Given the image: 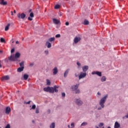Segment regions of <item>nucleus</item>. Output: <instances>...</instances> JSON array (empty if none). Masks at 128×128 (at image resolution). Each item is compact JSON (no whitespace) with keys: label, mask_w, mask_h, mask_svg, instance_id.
Wrapping results in <instances>:
<instances>
[{"label":"nucleus","mask_w":128,"mask_h":128,"mask_svg":"<svg viewBox=\"0 0 128 128\" xmlns=\"http://www.w3.org/2000/svg\"><path fill=\"white\" fill-rule=\"evenodd\" d=\"M20 57V53L16 52L15 54H12L10 56L4 59V62H8V60L10 62H20V60H18L19 58Z\"/></svg>","instance_id":"nucleus-1"},{"label":"nucleus","mask_w":128,"mask_h":128,"mask_svg":"<svg viewBox=\"0 0 128 128\" xmlns=\"http://www.w3.org/2000/svg\"><path fill=\"white\" fill-rule=\"evenodd\" d=\"M56 88H58V86H54V87L48 86L44 88V91L47 92H50V94H54V92H58V90Z\"/></svg>","instance_id":"nucleus-2"},{"label":"nucleus","mask_w":128,"mask_h":128,"mask_svg":"<svg viewBox=\"0 0 128 128\" xmlns=\"http://www.w3.org/2000/svg\"><path fill=\"white\" fill-rule=\"evenodd\" d=\"M108 95H106L100 100L99 102V104L100 107L98 108V110H102V108H104V104H106V98H108Z\"/></svg>","instance_id":"nucleus-3"},{"label":"nucleus","mask_w":128,"mask_h":128,"mask_svg":"<svg viewBox=\"0 0 128 128\" xmlns=\"http://www.w3.org/2000/svg\"><path fill=\"white\" fill-rule=\"evenodd\" d=\"M75 102L76 104H77V106H82V104H84L82 100L80 98H76L75 100Z\"/></svg>","instance_id":"nucleus-4"},{"label":"nucleus","mask_w":128,"mask_h":128,"mask_svg":"<svg viewBox=\"0 0 128 128\" xmlns=\"http://www.w3.org/2000/svg\"><path fill=\"white\" fill-rule=\"evenodd\" d=\"M86 76V72H80L79 75V80H82V78H84Z\"/></svg>","instance_id":"nucleus-5"},{"label":"nucleus","mask_w":128,"mask_h":128,"mask_svg":"<svg viewBox=\"0 0 128 128\" xmlns=\"http://www.w3.org/2000/svg\"><path fill=\"white\" fill-rule=\"evenodd\" d=\"M17 16L18 18H21L22 20H24L26 18V15L24 13H22L21 14L20 13H19L17 14Z\"/></svg>","instance_id":"nucleus-6"},{"label":"nucleus","mask_w":128,"mask_h":128,"mask_svg":"<svg viewBox=\"0 0 128 128\" xmlns=\"http://www.w3.org/2000/svg\"><path fill=\"white\" fill-rule=\"evenodd\" d=\"M78 86H80V84H76V85H73L72 86V90H76L78 88Z\"/></svg>","instance_id":"nucleus-7"},{"label":"nucleus","mask_w":128,"mask_h":128,"mask_svg":"<svg viewBox=\"0 0 128 128\" xmlns=\"http://www.w3.org/2000/svg\"><path fill=\"white\" fill-rule=\"evenodd\" d=\"M92 74H96L98 76H102V72L98 71H94L92 72Z\"/></svg>","instance_id":"nucleus-8"},{"label":"nucleus","mask_w":128,"mask_h":128,"mask_svg":"<svg viewBox=\"0 0 128 128\" xmlns=\"http://www.w3.org/2000/svg\"><path fill=\"white\" fill-rule=\"evenodd\" d=\"M82 70L83 72H86L88 70V66H84L82 67Z\"/></svg>","instance_id":"nucleus-9"},{"label":"nucleus","mask_w":128,"mask_h":128,"mask_svg":"<svg viewBox=\"0 0 128 128\" xmlns=\"http://www.w3.org/2000/svg\"><path fill=\"white\" fill-rule=\"evenodd\" d=\"M53 74L56 76L58 72V67H55L53 70Z\"/></svg>","instance_id":"nucleus-10"},{"label":"nucleus","mask_w":128,"mask_h":128,"mask_svg":"<svg viewBox=\"0 0 128 128\" xmlns=\"http://www.w3.org/2000/svg\"><path fill=\"white\" fill-rule=\"evenodd\" d=\"M34 16V12H31L30 14V16L28 17V20H32V18Z\"/></svg>","instance_id":"nucleus-11"},{"label":"nucleus","mask_w":128,"mask_h":128,"mask_svg":"<svg viewBox=\"0 0 128 128\" xmlns=\"http://www.w3.org/2000/svg\"><path fill=\"white\" fill-rule=\"evenodd\" d=\"M120 128V124L118 122H116L114 123V128Z\"/></svg>","instance_id":"nucleus-12"},{"label":"nucleus","mask_w":128,"mask_h":128,"mask_svg":"<svg viewBox=\"0 0 128 128\" xmlns=\"http://www.w3.org/2000/svg\"><path fill=\"white\" fill-rule=\"evenodd\" d=\"M80 40V37H76L74 38V44H78V42Z\"/></svg>","instance_id":"nucleus-13"},{"label":"nucleus","mask_w":128,"mask_h":128,"mask_svg":"<svg viewBox=\"0 0 128 128\" xmlns=\"http://www.w3.org/2000/svg\"><path fill=\"white\" fill-rule=\"evenodd\" d=\"M10 80V76H4L2 78L1 80Z\"/></svg>","instance_id":"nucleus-14"},{"label":"nucleus","mask_w":128,"mask_h":128,"mask_svg":"<svg viewBox=\"0 0 128 128\" xmlns=\"http://www.w3.org/2000/svg\"><path fill=\"white\" fill-rule=\"evenodd\" d=\"M0 4H2V6H6L8 4V2H4V0H0Z\"/></svg>","instance_id":"nucleus-15"},{"label":"nucleus","mask_w":128,"mask_h":128,"mask_svg":"<svg viewBox=\"0 0 128 128\" xmlns=\"http://www.w3.org/2000/svg\"><path fill=\"white\" fill-rule=\"evenodd\" d=\"M10 112V108L6 107V114H9Z\"/></svg>","instance_id":"nucleus-16"},{"label":"nucleus","mask_w":128,"mask_h":128,"mask_svg":"<svg viewBox=\"0 0 128 128\" xmlns=\"http://www.w3.org/2000/svg\"><path fill=\"white\" fill-rule=\"evenodd\" d=\"M68 72H70V69H67L64 74V78H66L68 76Z\"/></svg>","instance_id":"nucleus-17"},{"label":"nucleus","mask_w":128,"mask_h":128,"mask_svg":"<svg viewBox=\"0 0 128 128\" xmlns=\"http://www.w3.org/2000/svg\"><path fill=\"white\" fill-rule=\"evenodd\" d=\"M53 22L55 24H58L60 22V20L56 19V18H53Z\"/></svg>","instance_id":"nucleus-18"},{"label":"nucleus","mask_w":128,"mask_h":128,"mask_svg":"<svg viewBox=\"0 0 128 128\" xmlns=\"http://www.w3.org/2000/svg\"><path fill=\"white\" fill-rule=\"evenodd\" d=\"M24 67H20L17 69V72H22L24 71Z\"/></svg>","instance_id":"nucleus-19"},{"label":"nucleus","mask_w":128,"mask_h":128,"mask_svg":"<svg viewBox=\"0 0 128 128\" xmlns=\"http://www.w3.org/2000/svg\"><path fill=\"white\" fill-rule=\"evenodd\" d=\"M46 46H47L48 48H52V44L48 42H46Z\"/></svg>","instance_id":"nucleus-20"},{"label":"nucleus","mask_w":128,"mask_h":128,"mask_svg":"<svg viewBox=\"0 0 128 128\" xmlns=\"http://www.w3.org/2000/svg\"><path fill=\"white\" fill-rule=\"evenodd\" d=\"M50 128H56V123L52 122L50 126Z\"/></svg>","instance_id":"nucleus-21"},{"label":"nucleus","mask_w":128,"mask_h":128,"mask_svg":"<svg viewBox=\"0 0 128 128\" xmlns=\"http://www.w3.org/2000/svg\"><path fill=\"white\" fill-rule=\"evenodd\" d=\"M19 64L21 68H24V61H22Z\"/></svg>","instance_id":"nucleus-22"},{"label":"nucleus","mask_w":128,"mask_h":128,"mask_svg":"<svg viewBox=\"0 0 128 128\" xmlns=\"http://www.w3.org/2000/svg\"><path fill=\"white\" fill-rule=\"evenodd\" d=\"M10 24H8V25L5 27L4 30L6 32H7V30H8V28H10Z\"/></svg>","instance_id":"nucleus-23"},{"label":"nucleus","mask_w":128,"mask_h":128,"mask_svg":"<svg viewBox=\"0 0 128 128\" xmlns=\"http://www.w3.org/2000/svg\"><path fill=\"white\" fill-rule=\"evenodd\" d=\"M106 76H102V78H101V82H106Z\"/></svg>","instance_id":"nucleus-24"},{"label":"nucleus","mask_w":128,"mask_h":128,"mask_svg":"<svg viewBox=\"0 0 128 128\" xmlns=\"http://www.w3.org/2000/svg\"><path fill=\"white\" fill-rule=\"evenodd\" d=\"M24 78L25 80H26L28 78V74H24Z\"/></svg>","instance_id":"nucleus-25"},{"label":"nucleus","mask_w":128,"mask_h":128,"mask_svg":"<svg viewBox=\"0 0 128 128\" xmlns=\"http://www.w3.org/2000/svg\"><path fill=\"white\" fill-rule=\"evenodd\" d=\"M88 126V122H83L81 124V126Z\"/></svg>","instance_id":"nucleus-26"},{"label":"nucleus","mask_w":128,"mask_h":128,"mask_svg":"<svg viewBox=\"0 0 128 128\" xmlns=\"http://www.w3.org/2000/svg\"><path fill=\"white\" fill-rule=\"evenodd\" d=\"M89 24V22H88V20H84V24H85L86 26L88 24Z\"/></svg>","instance_id":"nucleus-27"},{"label":"nucleus","mask_w":128,"mask_h":128,"mask_svg":"<svg viewBox=\"0 0 128 128\" xmlns=\"http://www.w3.org/2000/svg\"><path fill=\"white\" fill-rule=\"evenodd\" d=\"M54 37H52V38H50L49 39H48V41L49 42H54Z\"/></svg>","instance_id":"nucleus-28"},{"label":"nucleus","mask_w":128,"mask_h":128,"mask_svg":"<svg viewBox=\"0 0 128 128\" xmlns=\"http://www.w3.org/2000/svg\"><path fill=\"white\" fill-rule=\"evenodd\" d=\"M44 52L46 56H48V54H49L48 50H45L44 51Z\"/></svg>","instance_id":"nucleus-29"},{"label":"nucleus","mask_w":128,"mask_h":128,"mask_svg":"<svg viewBox=\"0 0 128 128\" xmlns=\"http://www.w3.org/2000/svg\"><path fill=\"white\" fill-rule=\"evenodd\" d=\"M46 84H48V86H50V80L48 79L46 80Z\"/></svg>","instance_id":"nucleus-30"},{"label":"nucleus","mask_w":128,"mask_h":128,"mask_svg":"<svg viewBox=\"0 0 128 128\" xmlns=\"http://www.w3.org/2000/svg\"><path fill=\"white\" fill-rule=\"evenodd\" d=\"M36 104H34L30 110H36Z\"/></svg>","instance_id":"nucleus-31"},{"label":"nucleus","mask_w":128,"mask_h":128,"mask_svg":"<svg viewBox=\"0 0 128 128\" xmlns=\"http://www.w3.org/2000/svg\"><path fill=\"white\" fill-rule=\"evenodd\" d=\"M0 42H6V40H4V38H0Z\"/></svg>","instance_id":"nucleus-32"},{"label":"nucleus","mask_w":128,"mask_h":128,"mask_svg":"<svg viewBox=\"0 0 128 128\" xmlns=\"http://www.w3.org/2000/svg\"><path fill=\"white\" fill-rule=\"evenodd\" d=\"M76 90V94H80V89H77Z\"/></svg>","instance_id":"nucleus-33"},{"label":"nucleus","mask_w":128,"mask_h":128,"mask_svg":"<svg viewBox=\"0 0 128 128\" xmlns=\"http://www.w3.org/2000/svg\"><path fill=\"white\" fill-rule=\"evenodd\" d=\"M60 6L58 4L54 6V8H56V10H58V8H60Z\"/></svg>","instance_id":"nucleus-34"},{"label":"nucleus","mask_w":128,"mask_h":128,"mask_svg":"<svg viewBox=\"0 0 128 128\" xmlns=\"http://www.w3.org/2000/svg\"><path fill=\"white\" fill-rule=\"evenodd\" d=\"M34 66V62L30 63V68H32V66Z\"/></svg>","instance_id":"nucleus-35"},{"label":"nucleus","mask_w":128,"mask_h":128,"mask_svg":"<svg viewBox=\"0 0 128 128\" xmlns=\"http://www.w3.org/2000/svg\"><path fill=\"white\" fill-rule=\"evenodd\" d=\"M55 36L56 38H60V34H57Z\"/></svg>","instance_id":"nucleus-36"},{"label":"nucleus","mask_w":128,"mask_h":128,"mask_svg":"<svg viewBox=\"0 0 128 128\" xmlns=\"http://www.w3.org/2000/svg\"><path fill=\"white\" fill-rule=\"evenodd\" d=\"M39 113H40V110H38V108H36V114H39Z\"/></svg>","instance_id":"nucleus-37"},{"label":"nucleus","mask_w":128,"mask_h":128,"mask_svg":"<svg viewBox=\"0 0 128 128\" xmlns=\"http://www.w3.org/2000/svg\"><path fill=\"white\" fill-rule=\"evenodd\" d=\"M104 126V123L102 122H100L99 124H98V126L100 128V126Z\"/></svg>","instance_id":"nucleus-38"},{"label":"nucleus","mask_w":128,"mask_h":128,"mask_svg":"<svg viewBox=\"0 0 128 128\" xmlns=\"http://www.w3.org/2000/svg\"><path fill=\"white\" fill-rule=\"evenodd\" d=\"M5 128H10V124H8Z\"/></svg>","instance_id":"nucleus-39"},{"label":"nucleus","mask_w":128,"mask_h":128,"mask_svg":"<svg viewBox=\"0 0 128 128\" xmlns=\"http://www.w3.org/2000/svg\"><path fill=\"white\" fill-rule=\"evenodd\" d=\"M71 126L72 128H74V123L72 122L71 124Z\"/></svg>","instance_id":"nucleus-40"},{"label":"nucleus","mask_w":128,"mask_h":128,"mask_svg":"<svg viewBox=\"0 0 128 128\" xmlns=\"http://www.w3.org/2000/svg\"><path fill=\"white\" fill-rule=\"evenodd\" d=\"M76 64H77V66H81V64H80V62H77Z\"/></svg>","instance_id":"nucleus-41"},{"label":"nucleus","mask_w":128,"mask_h":128,"mask_svg":"<svg viewBox=\"0 0 128 128\" xmlns=\"http://www.w3.org/2000/svg\"><path fill=\"white\" fill-rule=\"evenodd\" d=\"M14 52V48H12L11 50V54Z\"/></svg>","instance_id":"nucleus-42"},{"label":"nucleus","mask_w":128,"mask_h":128,"mask_svg":"<svg viewBox=\"0 0 128 128\" xmlns=\"http://www.w3.org/2000/svg\"><path fill=\"white\" fill-rule=\"evenodd\" d=\"M62 96H64V97L66 96V93L62 92Z\"/></svg>","instance_id":"nucleus-43"},{"label":"nucleus","mask_w":128,"mask_h":128,"mask_svg":"<svg viewBox=\"0 0 128 128\" xmlns=\"http://www.w3.org/2000/svg\"><path fill=\"white\" fill-rule=\"evenodd\" d=\"M4 61L3 60H0V68H2V64H2V62H3Z\"/></svg>","instance_id":"nucleus-44"},{"label":"nucleus","mask_w":128,"mask_h":128,"mask_svg":"<svg viewBox=\"0 0 128 128\" xmlns=\"http://www.w3.org/2000/svg\"><path fill=\"white\" fill-rule=\"evenodd\" d=\"M30 104V101H28V102H26V104Z\"/></svg>","instance_id":"nucleus-45"},{"label":"nucleus","mask_w":128,"mask_h":128,"mask_svg":"<svg viewBox=\"0 0 128 128\" xmlns=\"http://www.w3.org/2000/svg\"><path fill=\"white\" fill-rule=\"evenodd\" d=\"M69 24H70V23L68 22H66V26H69Z\"/></svg>","instance_id":"nucleus-46"},{"label":"nucleus","mask_w":128,"mask_h":128,"mask_svg":"<svg viewBox=\"0 0 128 128\" xmlns=\"http://www.w3.org/2000/svg\"><path fill=\"white\" fill-rule=\"evenodd\" d=\"M48 114H50V110H48Z\"/></svg>","instance_id":"nucleus-47"},{"label":"nucleus","mask_w":128,"mask_h":128,"mask_svg":"<svg viewBox=\"0 0 128 128\" xmlns=\"http://www.w3.org/2000/svg\"><path fill=\"white\" fill-rule=\"evenodd\" d=\"M125 118H128V113L125 116Z\"/></svg>","instance_id":"nucleus-48"},{"label":"nucleus","mask_w":128,"mask_h":128,"mask_svg":"<svg viewBox=\"0 0 128 128\" xmlns=\"http://www.w3.org/2000/svg\"><path fill=\"white\" fill-rule=\"evenodd\" d=\"M97 94H98V96H101V94H100V92H98Z\"/></svg>","instance_id":"nucleus-49"},{"label":"nucleus","mask_w":128,"mask_h":128,"mask_svg":"<svg viewBox=\"0 0 128 128\" xmlns=\"http://www.w3.org/2000/svg\"><path fill=\"white\" fill-rule=\"evenodd\" d=\"M14 14H16V10H14Z\"/></svg>","instance_id":"nucleus-50"},{"label":"nucleus","mask_w":128,"mask_h":128,"mask_svg":"<svg viewBox=\"0 0 128 128\" xmlns=\"http://www.w3.org/2000/svg\"><path fill=\"white\" fill-rule=\"evenodd\" d=\"M11 14L12 16H14V12H11Z\"/></svg>","instance_id":"nucleus-51"},{"label":"nucleus","mask_w":128,"mask_h":128,"mask_svg":"<svg viewBox=\"0 0 128 128\" xmlns=\"http://www.w3.org/2000/svg\"><path fill=\"white\" fill-rule=\"evenodd\" d=\"M16 44H20V42L18 40H17L16 41Z\"/></svg>","instance_id":"nucleus-52"},{"label":"nucleus","mask_w":128,"mask_h":128,"mask_svg":"<svg viewBox=\"0 0 128 128\" xmlns=\"http://www.w3.org/2000/svg\"><path fill=\"white\" fill-rule=\"evenodd\" d=\"M32 12V9L29 10L28 12Z\"/></svg>","instance_id":"nucleus-53"},{"label":"nucleus","mask_w":128,"mask_h":128,"mask_svg":"<svg viewBox=\"0 0 128 128\" xmlns=\"http://www.w3.org/2000/svg\"><path fill=\"white\" fill-rule=\"evenodd\" d=\"M0 54H2V50L0 51Z\"/></svg>","instance_id":"nucleus-54"},{"label":"nucleus","mask_w":128,"mask_h":128,"mask_svg":"<svg viewBox=\"0 0 128 128\" xmlns=\"http://www.w3.org/2000/svg\"><path fill=\"white\" fill-rule=\"evenodd\" d=\"M68 128H70V125H68Z\"/></svg>","instance_id":"nucleus-55"},{"label":"nucleus","mask_w":128,"mask_h":128,"mask_svg":"<svg viewBox=\"0 0 128 128\" xmlns=\"http://www.w3.org/2000/svg\"><path fill=\"white\" fill-rule=\"evenodd\" d=\"M95 128H99L98 126H95Z\"/></svg>","instance_id":"nucleus-56"},{"label":"nucleus","mask_w":128,"mask_h":128,"mask_svg":"<svg viewBox=\"0 0 128 128\" xmlns=\"http://www.w3.org/2000/svg\"><path fill=\"white\" fill-rule=\"evenodd\" d=\"M32 122L34 124V120H32Z\"/></svg>","instance_id":"nucleus-57"},{"label":"nucleus","mask_w":128,"mask_h":128,"mask_svg":"<svg viewBox=\"0 0 128 128\" xmlns=\"http://www.w3.org/2000/svg\"><path fill=\"white\" fill-rule=\"evenodd\" d=\"M76 78L78 76V75H76V74H75Z\"/></svg>","instance_id":"nucleus-58"},{"label":"nucleus","mask_w":128,"mask_h":128,"mask_svg":"<svg viewBox=\"0 0 128 128\" xmlns=\"http://www.w3.org/2000/svg\"><path fill=\"white\" fill-rule=\"evenodd\" d=\"M60 16H62V14H60Z\"/></svg>","instance_id":"nucleus-59"},{"label":"nucleus","mask_w":128,"mask_h":128,"mask_svg":"<svg viewBox=\"0 0 128 128\" xmlns=\"http://www.w3.org/2000/svg\"><path fill=\"white\" fill-rule=\"evenodd\" d=\"M20 91H17V92H18Z\"/></svg>","instance_id":"nucleus-60"},{"label":"nucleus","mask_w":128,"mask_h":128,"mask_svg":"<svg viewBox=\"0 0 128 128\" xmlns=\"http://www.w3.org/2000/svg\"><path fill=\"white\" fill-rule=\"evenodd\" d=\"M102 128H104V126H103Z\"/></svg>","instance_id":"nucleus-61"},{"label":"nucleus","mask_w":128,"mask_h":128,"mask_svg":"<svg viewBox=\"0 0 128 128\" xmlns=\"http://www.w3.org/2000/svg\"><path fill=\"white\" fill-rule=\"evenodd\" d=\"M22 40H24V38L22 39Z\"/></svg>","instance_id":"nucleus-62"}]
</instances>
